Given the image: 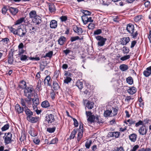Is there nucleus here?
Listing matches in <instances>:
<instances>
[{
    "label": "nucleus",
    "mask_w": 151,
    "mask_h": 151,
    "mask_svg": "<svg viewBox=\"0 0 151 151\" xmlns=\"http://www.w3.org/2000/svg\"><path fill=\"white\" fill-rule=\"evenodd\" d=\"M83 133L78 132V137L77 140L78 141H79L81 138L83 136Z\"/></svg>",
    "instance_id": "47"
},
{
    "label": "nucleus",
    "mask_w": 151,
    "mask_h": 151,
    "mask_svg": "<svg viewBox=\"0 0 151 151\" xmlns=\"http://www.w3.org/2000/svg\"><path fill=\"white\" fill-rule=\"evenodd\" d=\"M73 30L74 32L79 35H81L83 33V30L81 28L76 26L73 27Z\"/></svg>",
    "instance_id": "15"
},
{
    "label": "nucleus",
    "mask_w": 151,
    "mask_h": 151,
    "mask_svg": "<svg viewBox=\"0 0 151 151\" xmlns=\"http://www.w3.org/2000/svg\"><path fill=\"white\" fill-rule=\"evenodd\" d=\"M78 132L83 133V127L82 123L80 124Z\"/></svg>",
    "instance_id": "57"
},
{
    "label": "nucleus",
    "mask_w": 151,
    "mask_h": 151,
    "mask_svg": "<svg viewBox=\"0 0 151 151\" xmlns=\"http://www.w3.org/2000/svg\"><path fill=\"white\" fill-rule=\"evenodd\" d=\"M50 77L49 76H47L44 79V82L45 86H51V82L50 81Z\"/></svg>",
    "instance_id": "10"
},
{
    "label": "nucleus",
    "mask_w": 151,
    "mask_h": 151,
    "mask_svg": "<svg viewBox=\"0 0 151 151\" xmlns=\"http://www.w3.org/2000/svg\"><path fill=\"white\" fill-rule=\"evenodd\" d=\"M27 120L30 122L32 123H35L38 121L40 119L39 117H33L32 116L29 117L27 119Z\"/></svg>",
    "instance_id": "8"
},
{
    "label": "nucleus",
    "mask_w": 151,
    "mask_h": 151,
    "mask_svg": "<svg viewBox=\"0 0 151 151\" xmlns=\"http://www.w3.org/2000/svg\"><path fill=\"white\" fill-rule=\"evenodd\" d=\"M136 88L134 87H132L129 89L127 91L130 94L133 95L136 92Z\"/></svg>",
    "instance_id": "23"
},
{
    "label": "nucleus",
    "mask_w": 151,
    "mask_h": 151,
    "mask_svg": "<svg viewBox=\"0 0 151 151\" xmlns=\"http://www.w3.org/2000/svg\"><path fill=\"white\" fill-rule=\"evenodd\" d=\"M91 143L92 141L91 140H88L86 142L85 146L87 148L89 149Z\"/></svg>",
    "instance_id": "36"
},
{
    "label": "nucleus",
    "mask_w": 151,
    "mask_h": 151,
    "mask_svg": "<svg viewBox=\"0 0 151 151\" xmlns=\"http://www.w3.org/2000/svg\"><path fill=\"white\" fill-rule=\"evenodd\" d=\"M143 74L146 77H148L151 74V66L147 68L143 72Z\"/></svg>",
    "instance_id": "13"
},
{
    "label": "nucleus",
    "mask_w": 151,
    "mask_h": 151,
    "mask_svg": "<svg viewBox=\"0 0 151 151\" xmlns=\"http://www.w3.org/2000/svg\"><path fill=\"white\" fill-rule=\"evenodd\" d=\"M142 18L141 16H137L134 17V20L136 22H138Z\"/></svg>",
    "instance_id": "49"
},
{
    "label": "nucleus",
    "mask_w": 151,
    "mask_h": 151,
    "mask_svg": "<svg viewBox=\"0 0 151 151\" xmlns=\"http://www.w3.org/2000/svg\"><path fill=\"white\" fill-rule=\"evenodd\" d=\"M65 41L66 38L63 36H61L58 40V43L60 45H63Z\"/></svg>",
    "instance_id": "19"
},
{
    "label": "nucleus",
    "mask_w": 151,
    "mask_h": 151,
    "mask_svg": "<svg viewBox=\"0 0 151 151\" xmlns=\"http://www.w3.org/2000/svg\"><path fill=\"white\" fill-rule=\"evenodd\" d=\"M144 124H143L142 121L141 120H139V121L138 122L135 123V126L136 127H138L139 126L141 125H142L143 126V125H144Z\"/></svg>",
    "instance_id": "51"
},
{
    "label": "nucleus",
    "mask_w": 151,
    "mask_h": 151,
    "mask_svg": "<svg viewBox=\"0 0 151 151\" xmlns=\"http://www.w3.org/2000/svg\"><path fill=\"white\" fill-rule=\"evenodd\" d=\"M9 10L11 13L14 15H15L18 12V10L16 8L10 7L9 8Z\"/></svg>",
    "instance_id": "22"
},
{
    "label": "nucleus",
    "mask_w": 151,
    "mask_h": 151,
    "mask_svg": "<svg viewBox=\"0 0 151 151\" xmlns=\"http://www.w3.org/2000/svg\"><path fill=\"white\" fill-rule=\"evenodd\" d=\"M126 30L129 33H132L134 30V25L131 24H128L126 27Z\"/></svg>",
    "instance_id": "9"
},
{
    "label": "nucleus",
    "mask_w": 151,
    "mask_h": 151,
    "mask_svg": "<svg viewBox=\"0 0 151 151\" xmlns=\"http://www.w3.org/2000/svg\"><path fill=\"white\" fill-rule=\"evenodd\" d=\"M12 134L10 132L6 133L5 136L3 137L4 139V142L5 145L8 144L12 142Z\"/></svg>",
    "instance_id": "3"
},
{
    "label": "nucleus",
    "mask_w": 151,
    "mask_h": 151,
    "mask_svg": "<svg viewBox=\"0 0 151 151\" xmlns=\"http://www.w3.org/2000/svg\"><path fill=\"white\" fill-rule=\"evenodd\" d=\"M131 36L133 38L136 37L137 35L138 34V33L137 31H136L135 32H133L132 33H130Z\"/></svg>",
    "instance_id": "45"
},
{
    "label": "nucleus",
    "mask_w": 151,
    "mask_h": 151,
    "mask_svg": "<svg viewBox=\"0 0 151 151\" xmlns=\"http://www.w3.org/2000/svg\"><path fill=\"white\" fill-rule=\"evenodd\" d=\"M102 32L101 30V29H98L94 32V35H98L101 34Z\"/></svg>",
    "instance_id": "58"
},
{
    "label": "nucleus",
    "mask_w": 151,
    "mask_h": 151,
    "mask_svg": "<svg viewBox=\"0 0 151 151\" xmlns=\"http://www.w3.org/2000/svg\"><path fill=\"white\" fill-rule=\"evenodd\" d=\"M24 95L27 97H30L33 96L34 89L32 86H27L24 89Z\"/></svg>",
    "instance_id": "2"
},
{
    "label": "nucleus",
    "mask_w": 151,
    "mask_h": 151,
    "mask_svg": "<svg viewBox=\"0 0 151 151\" xmlns=\"http://www.w3.org/2000/svg\"><path fill=\"white\" fill-rule=\"evenodd\" d=\"M24 107H22L19 104H17L15 106V109L18 114L22 113L24 111Z\"/></svg>",
    "instance_id": "14"
},
{
    "label": "nucleus",
    "mask_w": 151,
    "mask_h": 151,
    "mask_svg": "<svg viewBox=\"0 0 151 151\" xmlns=\"http://www.w3.org/2000/svg\"><path fill=\"white\" fill-rule=\"evenodd\" d=\"M130 58V56L129 55H125L120 58V60L122 61H124L127 60L129 59Z\"/></svg>",
    "instance_id": "42"
},
{
    "label": "nucleus",
    "mask_w": 151,
    "mask_h": 151,
    "mask_svg": "<svg viewBox=\"0 0 151 151\" xmlns=\"http://www.w3.org/2000/svg\"><path fill=\"white\" fill-rule=\"evenodd\" d=\"M94 24L92 23H90L88 25V27L89 29H93L94 28Z\"/></svg>",
    "instance_id": "60"
},
{
    "label": "nucleus",
    "mask_w": 151,
    "mask_h": 151,
    "mask_svg": "<svg viewBox=\"0 0 151 151\" xmlns=\"http://www.w3.org/2000/svg\"><path fill=\"white\" fill-rule=\"evenodd\" d=\"M111 113H112V110L110 111L109 110H106L104 112V116L105 117H107L109 116H111Z\"/></svg>",
    "instance_id": "32"
},
{
    "label": "nucleus",
    "mask_w": 151,
    "mask_h": 151,
    "mask_svg": "<svg viewBox=\"0 0 151 151\" xmlns=\"http://www.w3.org/2000/svg\"><path fill=\"white\" fill-rule=\"evenodd\" d=\"M60 19L62 22H65L67 20V17L65 16H62L60 17Z\"/></svg>",
    "instance_id": "56"
},
{
    "label": "nucleus",
    "mask_w": 151,
    "mask_h": 151,
    "mask_svg": "<svg viewBox=\"0 0 151 151\" xmlns=\"http://www.w3.org/2000/svg\"><path fill=\"white\" fill-rule=\"evenodd\" d=\"M24 19L25 18L24 17H22L20 18L16 21V23L15 24V25H17L21 23L23 21H24Z\"/></svg>",
    "instance_id": "35"
},
{
    "label": "nucleus",
    "mask_w": 151,
    "mask_h": 151,
    "mask_svg": "<svg viewBox=\"0 0 151 151\" xmlns=\"http://www.w3.org/2000/svg\"><path fill=\"white\" fill-rule=\"evenodd\" d=\"M120 135V133L119 132H114V137L116 138H118Z\"/></svg>",
    "instance_id": "62"
},
{
    "label": "nucleus",
    "mask_w": 151,
    "mask_h": 151,
    "mask_svg": "<svg viewBox=\"0 0 151 151\" xmlns=\"http://www.w3.org/2000/svg\"><path fill=\"white\" fill-rule=\"evenodd\" d=\"M59 88L58 84L56 82H53V88L55 90H57Z\"/></svg>",
    "instance_id": "34"
},
{
    "label": "nucleus",
    "mask_w": 151,
    "mask_h": 151,
    "mask_svg": "<svg viewBox=\"0 0 151 151\" xmlns=\"http://www.w3.org/2000/svg\"><path fill=\"white\" fill-rule=\"evenodd\" d=\"M27 32V30L25 28L23 29L19 28L17 29V32H16V35L21 37L23 38L25 37Z\"/></svg>",
    "instance_id": "4"
},
{
    "label": "nucleus",
    "mask_w": 151,
    "mask_h": 151,
    "mask_svg": "<svg viewBox=\"0 0 151 151\" xmlns=\"http://www.w3.org/2000/svg\"><path fill=\"white\" fill-rule=\"evenodd\" d=\"M7 11V7L6 6H4L2 9V13L5 14Z\"/></svg>",
    "instance_id": "64"
},
{
    "label": "nucleus",
    "mask_w": 151,
    "mask_h": 151,
    "mask_svg": "<svg viewBox=\"0 0 151 151\" xmlns=\"http://www.w3.org/2000/svg\"><path fill=\"white\" fill-rule=\"evenodd\" d=\"M74 122V124L76 127H77L78 126V123L77 120L74 118H73Z\"/></svg>",
    "instance_id": "59"
},
{
    "label": "nucleus",
    "mask_w": 151,
    "mask_h": 151,
    "mask_svg": "<svg viewBox=\"0 0 151 151\" xmlns=\"http://www.w3.org/2000/svg\"><path fill=\"white\" fill-rule=\"evenodd\" d=\"M34 143L36 145H38L40 142V140L37 137H35L33 140Z\"/></svg>",
    "instance_id": "53"
},
{
    "label": "nucleus",
    "mask_w": 151,
    "mask_h": 151,
    "mask_svg": "<svg viewBox=\"0 0 151 151\" xmlns=\"http://www.w3.org/2000/svg\"><path fill=\"white\" fill-rule=\"evenodd\" d=\"M28 57L26 55H22L20 57V59L22 61H25L26 60H28L29 59Z\"/></svg>",
    "instance_id": "41"
},
{
    "label": "nucleus",
    "mask_w": 151,
    "mask_h": 151,
    "mask_svg": "<svg viewBox=\"0 0 151 151\" xmlns=\"http://www.w3.org/2000/svg\"><path fill=\"white\" fill-rule=\"evenodd\" d=\"M45 118L46 120L48 123H52L55 120L54 116L52 114H47L45 117Z\"/></svg>",
    "instance_id": "6"
},
{
    "label": "nucleus",
    "mask_w": 151,
    "mask_h": 151,
    "mask_svg": "<svg viewBox=\"0 0 151 151\" xmlns=\"http://www.w3.org/2000/svg\"><path fill=\"white\" fill-rule=\"evenodd\" d=\"M79 37L78 36H76L71 37L70 38V40L71 42H73L76 40H79Z\"/></svg>",
    "instance_id": "55"
},
{
    "label": "nucleus",
    "mask_w": 151,
    "mask_h": 151,
    "mask_svg": "<svg viewBox=\"0 0 151 151\" xmlns=\"http://www.w3.org/2000/svg\"><path fill=\"white\" fill-rule=\"evenodd\" d=\"M32 101L33 102V107H36L39 104V100L37 96H35Z\"/></svg>",
    "instance_id": "11"
},
{
    "label": "nucleus",
    "mask_w": 151,
    "mask_h": 151,
    "mask_svg": "<svg viewBox=\"0 0 151 151\" xmlns=\"http://www.w3.org/2000/svg\"><path fill=\"white\" fill-rule=\"evenodd\" d=\"M36 31V29L34 27H30L29 32L32 34L34 35Z\"/></svg>",
    "instance_id": "37"
},
{
    "label": "nucleus",
    "mask_w": 151,
    "mask_h": 151,
    "mask_svg": "<svg viewBox=\"0 0 151 151\" xmlns=\"http://www.w3.org/2000/svg\"><path fill=\"white\" fill-rule=\"evenodd\" d=\"M33 21L37 24H38L41 22V18L40 17L37 15L34 18Z\"/></svg>",
    "instance_id": "20"
},
{
    "label": "nucleus",
    "mask_w": 151,
    "mask_h": 151,
    "mask_svg": "<svg viewBox=\"0 0 151 151\" xmlns=\"http://www.w3.org/2000/svg\"><path fill=\"white\" fill-rule=\"evenodd\" d=\"M58 142V139L57 138H55L54 139H53L52 140H51L50 143H49V144H55L56 143Z\"/></svg>",
    "instance_id": "48"
},
{
    "label": "nucleus",
    "mask_w": 151,
    "mask_h": 151,
    "mask_svg": "<svg viewBox=\"0 0 151 151\" xmlns=\"http://www.w3.org/2000/svg\"><path fill=\"white\" fill-rule=\"evenodd\" d=\"M30 18H35L37 16L36 12L35 10L31 11L29 14Z\"/></svg>",
    "instance_id": "29"
},
{
    "label": "nucleus",
    "mask_w": 151,
    "mask_h": 151,
    "mask_svg": "<svg viewBox=\"0 0 151 151\" xmlns=\"http://www.w3.org/2000/svg\"><path fill=\"white\" fill-rule=\"evenodd\" d=\"M82 20L84 24H86L87 23L88 17L86 15H84L82 16Z\"/></svg>",
    "instance_id": "33"
},
{
    "label": "nucleus",
    "mask_w": 151,
    "mask_h": 151,
    "mask_svg": "<svg viewBox=\"0 0 151 151\" xmlns=\"http://www.w3.org/2000/svg\"><path fill=\"white\" fill-rule=\"evenodd\" d=\"M96 39L98 40V45L99 46H102L105 44L106 39L105 38H104L100 36H98L96 37Z\"/></svg>",
    "instance_id": "5"
},
{
    "label": "nucleus",
    "mask_w": 151,
    "mask_h": 151,
    "mask_svg": "<svg viewBox=\"0 0 151 151\" xmlns=\"http://www.w3.org/2000/svg\"><path fill=\"white\" fill-rule=\"evenodd\" d=\"M76 133V131L75 130H73L70 135V139H73L75 137V135Z\"/></svg>",
    "instance_id": "39"
},
{
    "label": "nucleus",
    "mask_w": 151,
    "mask_h": 151,
    "mask_svg": "<svg viewBox=\"0 0 151 151\" xmlns=\"http://www.w3.org/2000/svg\"><path fill=\"white\" fill-rule=\"evenodd\" d=\"M32 98L30 97H27L23 99L22 98L21 99V104L24 107V108H27V106L31 105L32 104Z\"/></svg>",
    "instance_id": "1"
},
{
    "label": "nucleus",
    "mask_w": 151,
    "mask_h": 151,
    "mask_svg": "<svg viewBox=\"0 0 151 151\" xmlns=\"http://www.w3.org/2000/svg\"><path fill=\"white\" fill-rule=\"evenodd\" d=\"M57 22L56 20H52L50 22V26L51 28H55L57 27Z\"/></svg>",
    "instance_id": "24"
},
{
    "label": "nucleus",
    "mask_w": 151,
    "mask_h": 151,
    "mask_svg": "<svg viewBox=\"0 0 151 151\" xmlns=\"http://www.w3.org/2000/svg\"><path fill=\"white\" fill-rule=\"evenodd\" d=\"M26 138V136L24 134H23L22 135L20 139V141L21 142H22L24 141V139H25Z\"/></svg>",
    "instance_id": "54"
},
{
    "label": "nucleus",
    "mask_w": 151,
    "mask_h": 151,
    "mask_svg": "<svg viewBox=\"0 0 151 151\" xmlns=\"http://www.w3.org/2000/svg\"><path fill=\"white\" fill-rule=\"evenodd\" d=\"M24 111L26 114L27 115V119L29 117L32 116L33 115V112L29 109L28 107L27 108H24Z\"/></svg>",
    "instance_id": "18"
},
{
    "label": "nucleus",
    "mask_w": 151,
    "mask_h": 151,
    "mask_svg": "<svg viewBox=\"0 0 151 151\" xmlns=\"http://www.w3.org/2000/svg\"><path fill=\"white\" fill-rule=\"evenodd\" d=\"M76 86L79 89H81L83 88V82L80 80H78L76 82Z\"/></svg>",
    "instance_id": "27"
},
{
    "label": "nucleus",
    "mask_w": 151,
    "mask_h": 151,
    "mask_svg": "<svg viewBox=\"0 0 151 151\" xmlns=\"http://www.w3.org/2000/svg\"><path fill=\"white\" fill-rule=\"evenodd\" d=\"M129 138L130 140L133 142H135L137 138V135L135 133H132L129 135Z\"/></svg>",
    "instance_id": "16"
},
{
    "label": "nucleus",
    "mask_w": 151,
    "mask_h": 151,
    "mask_svg": "<svg viewBox=\"0 0 151 151\" xmlns=\"http://www.w3.org/2000/svg\"><path fill=\"white\" fill-rule=\"evenodd\" d=\"M139 147V146L138 145H135L133 148L131 149L130 151H136L137 149Z\"/></svg>",
    "instance_id": "63"
},
{
    "label": "nucleus",
    "mask_w": 151,
    "mask_h": 151,
    "mask_svg": "<svg viewBox=\"0 0 151 151\" xmlns=\"http://www.w3.org/2000/svg\"><path fill=\"white\" fill-rule=\"evenodd\" d=\"M9 128V124H7L4 125L2 128L1 130L2 131H5L8 129Z\"/></svg>",
    "instance_id": "46"
},
{
    "label": "nucleus",
    "mask_w": 151,
    "mask_h": 151,
    "mask_svg": "<svg viewBox=\"0 0 151 151\" xmlns=\"http://www.w3.org/2000/svg\"><path fill=\"white\" fill-rule=\"evenodd\" d=\"M81 12L84 14L85 15H90L91 14V12L86 10H83Z\"/></svg>",
    "instance_id": "40"
},
{
    "label": "nucleus",
    "mask_w": 151,
    "mask_h": 151,
    "mask_svg": "<svg viewBox=\"0 0 151 151\" xmlns=\"http://www.w3.org/2000/svg\"><path fill=\"white\" fill-rule=\"evenodd\" d=\"M147 130V129L145 126H142L139 129L138 132L140 134L144 135L146 134Z\"/></svg>",
    "instance_id": "7"
},
{
    "label": "nucleus",
    "mask_w": 151,
    "mask_h": 151,
    "mask_svg": "<svg viewBox=\"0 0 151 151\" xmlns=\"http://www.w3.org/2000/svg\"><path fill=\"white\" fill-rule=\"evenodd\" d=\"M113 111H112V113H111V116H116L118 110L117 109L115 108H113Z\"/></svg>",
    "instance_id": "38"
},
{
    "label": "nucleus",
    "mask_w": 151,
    "mask_h": 151,
    "mask_svg": "<svg viewBox=\"0 0 151 151\" xmlns=\"http://www.w3.org/2000/svg\"><path fill=\"white\" fill-rule=\"evenodd\" d=\"M119 69L122 71H125L129 69V67L127 65L123 64L120 65Z\"/></svg>",
    "instance_id": "21"
},
{
    "label": "nucleus",
    "mask_w": 151,
    "mask_h": 151,
    "mask_svg": "<svg viewBox=\"0 0 151 151\" xmlns=\"http://www.w3.org/2000/svg\"><path fill=\"white\" fill-rule=\"evenodd\" d=\"M94 105V103L93 102L88 101L87 103L86 107L88 109H92Z\"/></svg>",
    "instance_id": "28"
},
{
    "label": "nucleus",
    "mask_w": 151,
    "mask_h": 151,
    "mask_svg": "<svg viewBox=\"0 0 151 151\" xmlns=\"http://www.w3.org/2000/svg\"><path fill=\"white\" fill-rule=\"evenodd\" d=\"M95 119L96 122H99V121H98V118L97 117H95V116L93 115L89 116L87 120L88 122H89L91 123H92L94 122Z\"/></svg>",
    "instance_id": "12"
},
{
    "label": "nucleus",
    "mask_w": 151,
    "mask_h": 151,
    "mask_svg": "<svg viewBox=\"0 0 151 151\" xmlns=\"http://www.w3.org/2000/svg\"><path fill=\"white\" fill-rule=\"evenodd\" d=\"M121 43L123 45H127L129 41L130 38L129 37H124L121 39Z\"/></svg>",
    "instance_id": "17"
},
{
    "label": "nucleus",
    "mask_w": 151,
    "mask_h": 151,
    "mask_svg": "<svg viewBox=\"0 0 151 151\" xmlns=\"http://www.w3.org/2000/svg\"><path fill=\"white\" fill-rule=\"evenodd\" d=\"M20 83V84L19 85V87L21 88L24 89L26 87H27L26 82L24 81H21Z\"/></svg>",
    "instance_id": "25"
},
{
    "label": "nucleus",
    "mask_w": 151,
    "mask_h": 151,
    "mask_svg": "<svg viewBox=\"0 0 151 151\" xmlns=\"http://www.w3.org/2000/svg\"><path fill=\"white\" fill-rule=\"evenodd\" d=\"M33 109L36 112L37 114H39L41 112L40 110H38L37 109V106L36 107H33Z\"/></svg>",
    "instance_id": "61"
},
{
    "label": "nucleus",
    "mask_w": 151,
    "mask_h": 151,
    "mask_svg": "<svg viewBox=\"0 0 151 151\" xmlns=\"http://www.w3.org/2000/svg\"><path fill=\"white\" fill-rule=\"evenodd\" d=\"M53 54V52L52 51H50L48 52L47 53L45 56L44 57L45 58V57H48L50 58L52 57Z\"/></svg>",
    "instance_id": "44"
},
{
    "label": "nucleus",
    "mask_w": 151,
    "mask_h": 151,
    "mask_svg": "<svg viewBox=\"0 0 151 151\" xmlns=\"http://www.w3.org/2000/svg\"><path fill=\"white\" fill-rule=\"evenodd\" d=\"M72 80V79L70 77H66V78L64 80V82L65 83H68Z\"/></svg>",
    "instance_id": "43"
},
{
    "label": "nucleus",
    "mask_w": 151,
    "mask_h": 151,
    "mask_svg": "<svg viewBox=\"0 0 151 151\" xmlns=\"http://www.w3.org/2000/svg\"><path fill=\"white\" fill-rule=\"evenodd\" d=\"M41 106L42 107L47 108L50 106V104L47 101H45L42 102Z\"/></svg>",
    "instance_id": "30"
},
{
    "label": "nucleus",
    "mask_w": 151,
    "mask_h": 151,
    "mask_svg": "<svg viewBox=\"0 0 151 151\" xmlns=\"http://www.w3.org/2000/svg\"><path fill=\"white\" fill-rule=\"evenodd\" d=\"M123 53L124 54L127 53L129 52V49L128 48L126 47H124L123 48Z\"/></svg>",
    "instance_id": "50"
},
{
    "label": "nucleus",
    "mask_w": 151,
    "mask_h": 151,
    "mask_svg": "<svg viewBox=\"0 0 151 151\" xmlns=\"http://www.w3.org/2000/svg\"><path fill=\"white\" fill-rule=\"evenodd\" d=\"M55 129V127H54L53 128H48L47 129V132L50 133L53 132Z\"/></svg>",
    "instance_id": "52"
},
{
    "label": "nucleus",
    "mask_w": 151,
    "mask_h": 151,
    "mask_svg": "<svg viewBox=\"0 0 151 151\" xmlns=\"http://www.w3.org/2000/svg\"><path fill=\"white\" fill-rule=\"evenodd\" d=\"M49 8L50 12L52 13L54 12L55 10V6L52 4H49Z\"/></svg>",
    "instance_id": "26"
},
{
    "label": "nucleus",
    "mask_w": 151,
    "mask_h": 151,
    "mask_svg": "<svg viewBox=\"0 0 151 151\" xmlns=\"http://www.w3.org/2000/svg\"><path fill=\"white\" fill-rule=\"evenodd\" d=\"M127 83L130 85L132 84L133 83L132 78L131 77H129L126 79Z\"/></svg>",
    "instance_id": "31"
}]
</instances>
